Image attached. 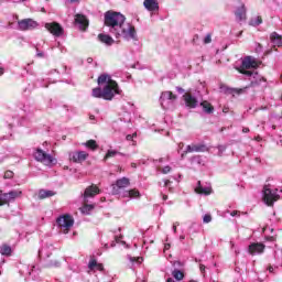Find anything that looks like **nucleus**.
<instances>
[{
    "instance_id": "5fc2aeb1",
    "label": "nucleus",
    "mask_w": 282,
    "mask_h": 282,
    "mask_svg": "<svg viewBox=\"0 0 282 282\" xmlns=\"http://www.w3.org/2000/svg\"><path fill=\"white\" fill-rule=\"evenodd\" d=\"M270 241H276V237L272 236V237L270 238Z\"/></svg>"
},
{
    "instance_id": "423d86ee",
    "label": "nucleus",
    "mask_w": 282,
    "mask_h": 282,
    "mask_svg": "<svg viewBox=\"0 0 282 282\" xmlns=\"http://www.w3.org/2000/svg\"><path fill=\"white\" fill-rule=\"evenodd\" d=\"M44 28L47 30V32H50V34L57 39L65 34V29H63V25H61L58 22H47L45 23Z\"/></svg>"
},
{
    "instance_id": "7c9ffc66",
    "label": "nucleus",
    "mask_w": 282,
    "mask_h": 282,
    "mask_svg": "<svg viewBox=\"0 0 282 282\" xmlns=\"http://www.w3.org/2000/svg\"><path fill=\"white\" fill-rule=\"evenodd\" d=\"M163 96H166L167 100H177V95L173 94L171 90L164 91Z\"/></svg>"
},
{
    "instance_id": "bb28decb",
    "label": "nucleus",
    "mask_w": 282,
    "mask_h": 282,
    "mask_svg": "<svg viewBox=\"0 0 282 282\" xmlns=\"http://www.w3.org/2000/svg\"><path fill=\"white\" fill-rule=\"evenodd\" d=\"M0 252L4 257H10L12 254V247L8 245H3L0 249Z\"/></svg>"
},
{
    "instance_id": "58836bf2",
    "label": "nucleus",
    "mask_w": 282,
    "mask_h": 282,
    "mask_svg": "<svg viewBox=\"0 0 282 282\" xmlns=\"http://www.w3.org/2000/svg\"><path fill=\"white\" fill-rule=\"evenodd\" d=\"M173 268L174 270H180V268H184V263H182L181 261H174Z\"/></svg>"
},
{
    "instance_id": "20e7f679",
    "label": "nucleus",
    "mask_w": 282,
    "mask_h": 282,
    "mask_svg": "<svg viewBox=\"0 0 282 282\" xmlns=\"http://www.w3.org/2000/svg\"><path fill=\"white\" fill-rule=\"evenodd\" d=\"M104 100H113L116 94L120 95V86H118V82H109L104 89Z\"/></svg>"
},
{
    "instance_id": "f03ea898",
    "label": "nucleus",
    "mask_w": 282,
    "mask_h": 282,
    "mask_svg": "<svg viewBox=\"0 0 282 282\" xmlns=\"http://www.w3.org/2000/svg\"><path fill=\"white\" fill-rule=\"evenodd\" d=\"M56 223L59 229L62 230V232L64 235H67L72 229V227L74 226V217H72V215L69 214H65L63 216H59L56 219Z\"/></svg>"
},
{
    "instance_id": "49530a36",
    "label": "nucleus",
    "mask_w": 282,
    "mask_h": 282,
    "mask_svg": "<svg viewBox=\"0 0 282 282\" xmlns=\"http://www.w3.org/2000/svg\"><path fill=\"white\" fill-rule=\"evenodd\" d=\"M176 89H177L178 94H184V91H185L184 88H182V87H177Z\"/></svg>"
},
{
    "instance_id": "412c9836",
    "label": "nucleus",
    "mask_w": 282,
    "mask_h": 282,
    "mask_svg": "<svg viewBox=\"0 0 282 282\" xmlns=\"http://www.w3.org/2000/svg\"><path fill=\"white\" fill-rule=\"evenodd\" d=\"M123 197H130V199H140V197H142V194H140V191H138V188H132L124 192Z\"/></svg>"
},
{
    "instance_id": "4be33fe9",
    "label": "nucleus",
    "mask_w": 282,
    "mask_h": 282,
    "mask_svg": "<svg viewBox=\"0 0 282 282\" xmlns=\"http://www.w3.org/2000/svg\"><path fill=\"white\" fill-rule=\"evenodd\" d=\"M54 195H56V193H54L53 191L40 189L37 198L39 199H47V197H54Z\"/></svg>"
},
{
    "instance_id": "6e6552de",
    "label": "nucleus",
    "mask_w": 282,
    "mask_h": 282,
    "mask_svg": "<svg viewBox=\"0 0 282 282\" xmlns=\"http://www.w3.org/2000/svg\"><path fill=\"white\" fill-rule=\"evenodd\" d=\"M111 186L112 195H120V191H122V188H129V186H131V181L127 177H121L117 180L116 183Z\"/></svg>"
},
{
    "instance_id": "0eeeda50",
    "label": "nucleus",
    "mask_w": 282,
    "mask_h": 282,
    "mask_svg": "<svg viewBox=\"0 0 282 282\" xmlns=\"http://www.w3.org/2000/svg\"><path fill=\"white\" fill-rule=\"evenodd\" d=\"M23 195V192L19 189H13L9 193L0 194V206H6L9 202H14L18 197H21Z\"/></svg>"
},
{
    "instance_id": "e2e57ef3",
    "label": "nucleus",
    "mask_w": 282,
    "mask_h": 282,
    "mask_svg": "<svg viewBox=\"0 0 282 282\" xmlns=\"http://www.w3.org/2000/svg\"><path fill=\"white\" fill-rule=\"evenodd\" d=\"M256 140L259 142V141L261 140V137L258 135V137L256 138Z\"/></svg>"
},
{
    "instance_id": "393cba45",
    "label": "nucleus",
    "mask_w": 282,
    "mask_h": 282,
    "mask_svg": "<svg viewBox=\"0 0 282 282\" xmlns=\"http://www.w3.org/2000/svg\"><path fill=\"white\" fill-rule=\"evenodd\" d=\"M200 107H203L205 113H214L215 111V107H213V104L208 102L207 100L200 102Z\"/></svg>"
},
{
    "instance_id": "ea45409f",
    "label": "nucleus",
    "mask_w": 282,
    "mask_h": 282,
    "mask_svg": "<svg viewBox=\"0 0 282 282\" xmlns=\"http://www.w3.org/2000/svg\"><path fill=\"white\" fill-rule=\"evenodd\" d=\"M172 169L169 165L161 169V173H163V175H167V173H170Z\"/></svg>"
},
{
    "instance_id": "bf43d9fd",
    "label": "nucleus",
    "mask_w": 282,
    "mask_h": 282,
    "mask_svg": "<svg viewBox=\"0 0 282 282\" xmlns=\"http://www.w3.org/2000/svg\"><path fill=\"white\" fill-rule=\"evenodd\" d=\"M69 3H76V1H80V0H68Z\"/></svg>"
},
{
    "instance_id": "2eb2a0df",
    "label": "nucleus",
    "mask_w": 282,
    "mask_h": 282,
    "mask_svg": "<svg viewBox=\"0 0 282 282\" xmlns=\"http://www.w3.org/2000/svg\"><path fill=\"white\" fill-rule=\"evenodd\" d=\"M183 100L188 109H195L197 107V98L193 97L191 93H185L183 95Z\"/></svg>"
},
{
    "instance_id": "a18cd8bd",
    "label": "nucleus",
    "mask_w": 282,
    "mask_h": 282,
    "mask_svg": "<svg viewBox=\"0 0 282 282\" xmlns=\"http://www.w3.org/2000/svg\"><path fill=\"white\" fill-rule=\"evenodd\" d=\"M231 217H236V215H239V212L238 210H234V212H231Z\"/></svg>"
},
{
    "instance_id": "6ab92c4d",
    "label": "nucleus",
    "mask_w": 282,
    "mask_h": 282,
    "mask_svg": "<svg viewBox=\"0 0 282 282\" xmlns=\"http://www.w3.org/2000/svg\"><path fill=\"white\" fill-rule=\"evenodd\" d=\"M197 187H195V193H197V195H210L213 193V188L212 187H203L202 186V181L197 182Z\"/></svg>"
},
{
    "instance_id": "37998d69",
    "label": "nucleus",
    "mask_w": 282,
    "mask_h": 282,
    "mask_svg": "<svg viewBox=\"0 0 282 282\" xmlns=\"http://www.w3.org/2000/svg\"><path fill=\"white\" fill-rule=\"evenodd\" d=\"M199 270H200V272H206V265L200 264V265H199Z\"/></svg>"
},
{
    "instance_id": "8fccbe9b",
    "label": "nucleus",
    "mask_w": 282,
    "mask_h": 282,
    "mask_svg": "<svg viewBox=\"0 0 282 282\" xmlns=\"http://www.w3.org/2000/svg\"><path fill=\"white\" fill-rule=\"evenodd\" d=\"M236 94H243V89H235Z\"/></svg>"
},
{
    "instance_id": "864d4df0",
    "label": "nucleus",
    "mask_w": 282,
    "mask_h": 282,
    "mask_svg": "<svg viewBox=\"0 0 282 282\" xmlns=\"http://www.w3.org/2000/svg\"><path fill=\"white\" fill-rule=\"evenodd\" d=\"M166 282H175V280L173 278H169Z\"/></svg>"
},
{
    "instance_id": "4c0bfd02",
    "label": "nucleus",
    "mask_w": 282,
    "mask_h": 282,
    "mask_svg": "<svg viewBox=\"0 0 282 282\" xmlns=\"http://www.w3.org/2000/svg\"><path fill=\"white\" fill-rule=\"evenodd\" d=\"M208 43H213V35L208 33L204 39V44L208 45Z\"/></svg>"
},
{
    "instance_id": "c9c22d12",
    "label": "nucleus",
    "mask_w": 282,
    "mask_h": 282,
    "mask_svg": "<svg viewBox=\"0 0 282 282\" xmlns=\"http://www.w3.org/2000/svg\"><path fill=\"white\" fill-rule=\"evenodd\" d=\"M4 180H12V177H14V172L8 170L4 172Z\"/></svg>"
},
{
    "instance_id": "338daca9",
    "label": "nucleus",
    "mask_w": 282,
    "mask_h": 282,
    "mask_svg": "<svg viewBox=\"0 0 282 282\" xmlns=\"http://www.w3.org/2000/svg\"><path fill=\"white\" fill-rule=\"evenodd\" d=\"M94 118H96L94 115L90 116V120H94Z\"/></svg>"
},
{
    "instance_id": "4d7b16f0",
    "label": "nucleus",
    "mask_w": 282,
    "mask_h": 282,
    "mask_svg": "<svg viewBox=\"0 0 282 282\" xmlns=\"http://www.w3.org/2000/svg\"><path fill=\"white\" fill-rule=\"evenodd\" d=\"M0 76H3V68L0 67Z\"/></svg>"
},
{
    "instance_id": "052dcab7",
    "label": "nucleus",
    "mask_w": 282,
    "mask_h": 282,
    "mask_svg": "<svg viewBox=\"0 0 282 282\" xmlns=\"http://www.w3.org/2000/svg\"><path fill=\"white\" fill-rule=\"evenodd\" d=\"M37 56H39L40 58H43V53H37Z\"/></svg>"
},
{
    "instance_id": "a878e982",
    "label": "nucleus",
    "mask_w": 282,
    "mask_h": 282,
    "mask_svg": "<svg viewBox=\"0 0 282 282\" xmlns=\"http://www.w3.org/2000/svg\"><path fill=\"white\" fill-rule=\"evenodd\" d=\"M172 276L176 280V281H184V271L180 270V269H174L172 271Z\"/></svg>"
},
{
    "instance_id": "69168bd1",
    "label": "nucleus",
    "mask_w": 282,
    "mask_h": 282,
    "mask_svg": "<svg viewBox=\"0 0 282 282\" xmlns=\"http://www.w3.org/2000/svg\"><path fill=\"white\" fill-rule=\"evenodd\" d=\"M131 261H132V262H135V261H138V259H135V258H132V259H131Z\"/></svg>"
},
{
    "instance_id": "3c124183",
    "label": "nucleus",
    "mask_w": 282,
    "mask_h": 282,
    "mask_svg": "<svg viewBox=\"0 0 282 282\" xmlns=\"http://www.w3.org/2000/svg\"><path fill=\"white\" fill-rule=\"evenodd\" d=\"M170 249H171V245L166 243L165 247H164V250H170Z\"/></svg>"
},
{
    "instance_id": "39448f33",
    "label": "nucleus",
    "mask_w": 282,
    "mask_h": 282,
    "mask_svg": "<svg viewBox=\"0 0 282 282\" xmlns=\"http://www.w3.org/2000/svg\"><path fill=\"white\" fill-rule=\"evenodd\" d=\"M281 196L276 193H273L270 188V185H264L263 187V202L267 206H274V202H279Z\"/></svg>"
},
{
    "instance_id": "ddd939ff",
    "label": "nucleus",
    "mask_w": 282,
    "mask_h": 282,
    "mask_svg": "<svg viewBox=\"0 0 282 282\" xmlns=\"http://www.w3.org/2000/svg\"><path fill=\"white\" fill-rule=\"evenodd\" d=\"M75 24L79 26V30L85 32V30L89 28V20H87V17L80 13H77L75 15Z\"/></svg>"
},
{
    "instance_id": "c03bdc74",
    "label": "nucleus",
    "mask_w": 282,
    "mask_h": 282,
    "mask_svg": "<svg viewBox=\"0 0 282 282\" xmlns=\"http://www.w3.org/2000/svg\"><path fill=\"white\" fill-rule=\"evenodd\" d=\"M126 140H128L129 142H131V141L133 140V135L128 134V135L126 137Z\"/></svg>"
},
{
    "instance_id": "603ef678",
    "label": "nucleus",
    "mask_w": 282,
    "mask_h": 282,
    "mask_svg": "<svg viewBox=\"0 0 282 282\" xmlns=\"http://www.w3.org/2000/svg\"><path fill=\"white\" fill-rule=\"evenodd\" d=\"M173 231L177 232V225H173Z\"/></svg>"
},
{
    "instance_id": "aec40b11",
    "label": "nucleus",
    "mask_w": 282,
    "mask_h": 282,
    "mask_svg": "<svg viewBox=\"0 0 282 282\" xmlns=\"http://www.w3.org/2000/svg\"><path fill=\"white\" fill-rule=\"evenodd\" d=\"M98 41H100V43H104L105 45H108V46L113 45V43H116L113 37L105 33L98 34Z\"/></svg>"
},
{
    "instance_id": "09e8293b",
    "label": "nucleus",
    "mask_w": 282,
    "mask_h": 282,
    "mask_svg": "<svg viewBox=\"0 0 282 282\" xmlns=\"http://www.w3.org/2000/svg\"><path fill=\"white\" fill-rule=\"evenodd\" d=\"M120 239H122V238H121V237L116 236V237H115V241H116V243H120Z\"/></svg>"
},
{
    "instance_id": "4468645a",
    "label": "nucleus",
    "mask_w": 282,
    "mask_h": 282,
    "mask_svg": "<svg viewBox=\"0 0 282 282\" xmlns=\"http://www.w3.org/2000/svg\"><path fill=\"white\" fill-rule=\"evenodd\" d=\"M237 10L235 12L238 21H246V4L240 0L236 1Z\"/></svg>"
},
{
    "instance_id": "f257e3e1",
    "label": "nucleus",
    "mask_w": 282,
    "mask_h": 282,
    "mask_svg": "<svg viewBox=\"0 0 282 282\" xmlns=\"http://www.w3.org/2000/svg\"><path fill=\"white\" fill-rule=\"evenodd\" d=\"M127 18L120 12L107 11L105 13L104 23L109 28L110 34H113L116 39H135V26L130 23L124 24Z\"/></svg>"
},
{
    "instance_id": "cd10ccee",
    "label": "nucleus",
    "mask_w": 282,
    "mask_h": 282,
    "mask_svg": "<svg viewBox=\"0 0 282 282\" xmlns=\"http://www.w3.org/2000/svg\"><path fill=\"white\" fill-rule=\"evenodd\" d=\"M93 98H102L105 99L104 90L100 87H96L93 89Z\"/></svg>"
},
{
    "instance_id": "473e14b6",
    "label": "nucleus",
    "mask_w": 282,
    "mask_h": 282,
    "mask_svg": "<svg viewBox=\"0 0 282 282\" xmlns=\"http://www.w3.org/2000/svg\"><path fill=\"white\" fill-rule=\"evenodd\" d=\"M116 155H118V151H116V150H109V151L106 153L104 160H109V158H116Z\"/></svg>"
},
{
    "instance_id": "9d476101",
    "label": "nucleus",
    "mask_w": 282,
    "mask_h": 282,
    "mask_svg": "<svg viewBox=\"0 0 282 282\" xmlns=\"http://www.w3.org/2000/svg\"><path fill=\"white\" fill-rule=\"evenodd\" d=\"M259 65H261V62L257 61L252 56H246L242 59L240 68L241 69H257V67H259Z\"/></svg>"
},
{
    "instance_id": "79ce46f5",
    "label": "nucleus",
    "mask_w": 282,
    "mask_h": 282,
    "mask_svg": "<svg viewBox=\"0 0 282 282\" xmlns=\"http://www.w3.org/2000/svg\"><path fill=\"white\" fill-rule=\"evenodd\" d=\"M171 184H173V182H171L170 180H165L164 187L169 188V186H171Z\"/></svg>"
},
{
    "instance_id": "7ed1b4c3",
    "label": "nucleus",
    "mask_w": 282,
    "mask_h": 282,
    "mask_svg": "<svg viewBox=\"0 0 282 282\" xmlns=\"http://www.w3.org/2000/svg\"><path fill=\"white\" fill-rule=\"evenodd\" d=\"M34 159L36 162H41L44 166H52L56 164V159L51 154H47L43 149L37 148L34 153Z\"/></svg>"
},
{
    "instance_id": "a211bd4d",
    "label": "nucleus",
    "mask_w": 282,
    "mask_h": 282,
    "mask_svg": "<svg viewBox=\"0 0 282 282\" xmlns=\"http://www.w3.org/2000/svg\"><path fill=\"white\" fill-rule=\"evenodd\" d=\"M89 158V154L85 151H79L73 154L72 160L73 162L80 164V162H85Z\"/></svg>"
},
{
    "instance_id": "6e6d98bb",
    "label": "nucleus",
    "mask_w": 282,
    "mask_h": 282,
    "mask_svg": "<svg viewBox=\"0 0 282 282\" xmlns=\"http://www.w3.org/2000/svg\"><path fill=\"white\" fill-rule=\"evenodd\" d=\"M166 199H169L167 195H163V200L166 202Z\"/></svg>"
},
{
    "instance_id": "f704fd0d",
    "label": "nucleus",
    "mask_w": 282,
    "mask_h": 282,
    "mask_svg": "<svg viewBox=\"0 0 282 282\" xmlns=\"http://www.w3.org/2000/svg\"><path fill=\"white\" fill-rule=\"evenodd\" d=\"M238 72L245 76H252V74H254L252 70H248V68H238Z\"/></svg>"
},
{
    "instance_id": "de8ad7c7",
    "label": "nucleus",
    "mask_w": 282,
    "mask_h": 282,
    "mask_svg": "<svg viewBox=\"0 0 282 282\" xmlns=\"http://www.w3.org/2000/svg\"><path fill=\"white\" fill-rule=\"evenodd\" d=\"M242 133H250V128H243Z\"/></svg>"
},
{
    "instance_id": "680f3d73",
    "label": "nucleus",
    "mask_w": 282,
    "mask_h": 282,
    "mask_svg": "<svg viewBox=\"0 0 282 282\" xmlns=\"http://www.w3.org/2000/svg\"><path fill=\"white\" fill-rule=\"evenodd\" d=\"M224 113H228V108L223 109Z\"/></svg>"
},
{
    "instance_id": "f3484780",
    "label": "nucleus",
    "mask_w": 282,
    "mask_h": 282,
    "mask_svg": "<svg viewBox=\"0 0 282 282\" xmlns=\"http://www.w3.org/2000/svg\"><path fill=\"white\" fill-rule=\"evenodd\" d=\"M96 195H100V188L96 185H90L84 192V199H87L88 197H96Z\"/></svg>"
},
{
    "instance_id": "0e129e2a",
    "label": "nucleus",
    "mask_w": 282,
    "mask_h": 282,
    "mask_svg": "<svg viewBox=\"0 0 282 282\" xmlns=\"http://www.w3.org/2000/svg\"><path fill=\"white\" fill-rule=\"evenodd\" d=\"M131 135H133V138H138V133H135V132L133 134H131Z\"/></svg>"
},
{
    "instance_id": "1a4fd4ad",
    "label": "nucleus",
    "mask_w": 282,
    "mask_h": 282,
    "mask_svg": "<svg viewBox=\"0 0 282 282\" xmlns=\"http://www.w3.org/2000/svg\"><path fill=\"white\" fill-rule=\"evenodd\" d=\"M18 28L21 32H28V30H36L39 23L32 19H23L18 21Z\"/></svg>"
},
{
    "instance_id": "b1692460",
    "label": "nucleus",
    "mask_w": 282,
    "mask_h": 282,
    "mask_svg": "<svg viewBox=\"0 0 282 282\" xmlns=\"http://www.w3.org/2000/svg\"><path fill=\"white\" fill-rule=\"evenodd\" d=\"M111 82H115V80L111 79V75H109V74H101L97 79L98 85H105V83H107V85H109V83H111Z\"/></svg>"
},
{
    "instance_id": "c85d7f7f",
    "label": "nucleus",
    "mask_w": 282,
    "mask_h": 282,
    "mask_svg": "<svg viewBox=\"0 0 282 282\" xmlns=\"http://www.w3.org/2000/svg\"><path fill=\"white\" fill-rule=\"evenodd\" d=\"M86 147H87V149H90L91 151H96V149H98V143L96 142V140L90 139L86 142Z\"/></svg>"
},
{
    "instance_id": "f8f14e48",
    "label": "nucleus",
    "mask_w": 282,
    "mask_h": 282,
    "mask_svg": "<svg viewBox=\"0 0 282 282\" xmlns=\"http://www.w3.org/2000/svg\"><path fill=\"white\" fill-rule=\"evenodd\" d=\"M248 252L251 257H254V254H263V252H265V245L262 242H252L248 247Z\"/></svg>"
},
{
    "instance_id": "dca6fc26",
    "label": "nucleus",
    "mask_w": 282,
    "mask_h": 282,
    "mask_svg": "<svg viewBox=\"0 0 282 282\" xmlns=\"http://www.w3.org/2000/svg\"><path fill=\"white\" fill-rule=\"evenodd\" d=\"M143 6L148 12H158V10H160V3H158V0H144Z\"/></svg>"
},
{
    "instance_id": "13d9d810",
    "label": "nucleus",
    "mask_w": 282,
    "mask_h": 282,
    "mask_svg": "<svg viewBox=\"0 0 282 282\" xmlns=\"http://www.w3.org/2000/svg\"><path fill=\"white\" fill-rule=\"evenodd\" d=\"M269 272H274V268L269 267Z\"/></svg>"
},
{
    "instance_id": "c756f323",
    "label": "nucleus",
    "mask_w": 282,
    "mask_h": 282,
    "mask_svg": "<svg viewBox=\"0 0 282 282\" xmlns=\"http://www.w3.org/2000/svg\"><path fill=\"white\" fill-rule=\"evenodd\" d=\"M93 209H94V205H89V204L85 203L84 206L80 208V212L84 215H89V213H91Z\"/></svg>"
},
{
    "instance_id": "9b49d317",
    "label": "nucleus",
    "mask_w": 282,
    "mask_h": 282,
    "mask_svg": "<svg viewBox=\"0 0 282 282\" xmlns=\"http://www.w3.org/2000/svg\"><path fill=\"white\" fill-rule=\"evenodd\" d=\"M207 151H209V149L207 148L206 144L204 143H192L186 147L185 153H207Z\"/></svg>"
},
{
    "instance_id": "72a5a7b5",
    "label": "nucleus",
    "mask_w": 282,
    "mask_h": 282,
    "mask_svg": "<svg viewBox=\"0 0 282 282\" xmlns=\"http://www.w3.org/2000/svg\"><path fill=\"white\" fill-rule=\"evenodd\" d=\"M261 23H263V18H261V15H258L256 21L253 20L250 21V25H253V26L261 25Z\"/></svg>"
},
{
    "instance_id": "2f4dec72",
    "label": "nucleus",
    "mask_w": 282,
    "mask_h": 282,
    "mask_svg": "<svg viewBox=\"0 0 282 282\" xmlns=\"http://www.w3.org/2000/svg\"><path fill=\"white\" fill-rule=\"evenodd\" d=\"M98 264V261L96 260L95 257H90L88 268L89 270H96V265Z\"/></svg>"
},
{
    "instance_id": "a19ab883",
    "label": "nucleus",
    "mask_w": 282,
    "mask_h": 282,
    "mask_svg": "<svg viewBox=\"0 0 282 282\" xmlns=\"http://www.w3.org/2000/svg\"><path fill=\"white\" fill-rule=\"evenodd\" d=\"M95 270H98L99 272H102V270H105V267L102 265V263H97L95 267Z\"/></svg>"
},
{
    "instance_id": "774afa93",
    "label": "nucleus",
    "mask_w": 282,
    "mask_h": 282,
    "mask_svg": "<svg viewBox=\"0 0 282 282\" xmlns=\"http://www.w3.org/2000/svg\"><path fill=\"white\" fill-rule=\"evenodd\" d=\"M187 153H186V151L181 155V158H184V155H186Z\"/></svg>"
},
{
    "instance_id": "5701e85b",
    "label": "nucleus",
    "mask_w": 282,
    "mask_h": 282,
    "mask_svg": "<svg viewBox=\"0 0 282 282\" xmlns=\"http://www.w3.org/2000/svg\"><path fill=\"white\" fill-rule=\"evenodd\" d=\"M270 39L273 45H276L278 47L282 46V37L281 35H279V33L276 32L271 33Z\"/></svg>"
},
{
    "instance_id": "e433bc0d",
    "label": "nucleus",
    "mask_w": 282,
    "mask_h": 282,
    "mask_svg": "<svg viewBox=\"0 0 282 282\" xmlns=\"http://www.w3.org/2000/svg\"><path fill=\"white\" fill-rule=\"evenodd\" d=\"M203 221H204V224H210V221H213V216H210V214H206L203 217Z\"/></svg>"
}]
</instances>
